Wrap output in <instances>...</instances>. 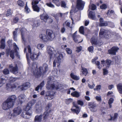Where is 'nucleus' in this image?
<instances>
[{"instance_id":"nucleus-25","label":"nucleus","mask_w":122,"mask_h":122,"mask_svg":"<svg viewBox=\"0 0 122 122\" xmlns=\"http://www.w3.org/2000/svg\"><path fill=\"white\" fill-rule=\"evenodd\" d=\"M74 106L76 108V109H71V110L74 112L76 113L77 114H78L79 112L80 111V109L79 108L78 106L77 105L74 104L73 103Z\"/></svg>"},{"instance_id":"nucleus-10","label":"nucleus","mask_w":122,"mask_h":122,"mask_svg":"<svg viewBox=\"0 0 122 122\" xmlns=\"http://www.w3.org/2000/svg\"><path fill=\"white\" fill-rule=\"evenodd\" d=\"M46 34L49 41H51L55 37V35L53 31L50 29H47Z\"/></svg>"},{"instance_id":"nucleus-45","label":"nucleus","mask_w":122,"mask_h":122,"mask_svg":"<svg viewBox=\"0 0 122 122\" xmlns=\"http://www.w3.org/2000/svg\"><path fill=\"white\" fill-rule=\"evenodd\" d=\"M19 19L18 17H16L13 18V21L12 23V24H14L16 23L19 20Z\"/></svg>"},{"instance_id":"nucleus-23","label":"nucleus","mask_w":122,"mask_h":122,"mask_svg":"<svg viewBox=\"0 0 122 122\" xmlns=\"http://www.w3.org/2000/svg\"><path fill=\"white\" fill-rule=\"evenodd\" d=\"M99 26H106L108 25L106 21H104L103 19L102 18H101L100 19Z\"/></svg>"},{"instance_id":"nucleus-63","label":"nucleus","mask_w":122,"mask_h":122,"mask_svg":"<svg viewBox=\"0 0 122 122\" xmlns=\"http://www.w3.org/2000/svg\"><path fill=\"white\" fill-rule=\"evenodd\" d=\"M66 4L65 2L64 1H61V6L62 7L65 8L66 7Z\"/></svg>"},{"instance_id":"nucleus-19","label":"nucleus","mask_w":122,"mask_h":122,"mask_svg":"<svg viewBox=\"0 0 122 122\" xmlns=\"http://www.w3.org/2000/svg\"><path fill=\"white\" fill-rule=\"evenodd\" d=\"M16 88V86L13 84H7L6 85V89L9 91H12Z\"/></svg>"},{"instance_id":"nucleus-29","label":"nucleus","mask_w":122,"mask_h":122,"mask_svg":"<svg viewBox=\"0 0 122 122\" xmlns=\"http://www.w3.org/2000/svg\"><path fill=\"white\" fill-rule=\"evenodd\" d=\"M36 113H38L41 112L42 110V108L41 106L40 105H39L38 104H36Z\"/></svg>"},{"instance_id":"nucleus-22","label":"nucleus","mask_w":122,"mask_h":122,"mask_svg":"<svg viewBox=\"0 0 122 122\" xmlns=\"http://www.w3.org/2000/svg\"><path fill=\"white\" fill-rule=\"evenodd\" d=\"M17 98V97L15 95H13L9 96L7 99L8 101H9L10 102L13 103L14 104V102L16 99Z\"/></svg>"},{"instance_id":"nucleus-48","label":"nucleus","mask_w":122,"mask_h":122,"mask_svg":"<svg viewBox=\"0 0 122 122\" xmlns=\"http://www.w3.org/2000/svg\"><path fill=\"white\" fill-rule=\"evenodd\" d=\"M17 78L11 77L9 80L10 81V83L14 82L17 79Z\"/></svg>"},{"instance_id":"nucleus-52","label":"nucleus","mask_w":122,"mask_h":122,"mask_svg":"<svg viewBox=\"0 0 122 122\" xmlns=\"http://www.w3.org/2000/svg\"><path fill=\"white\" fill-rule=\"evenodd\" d=\"M46 5L52 8H55L54 5L51 3L50 2L48 3H46Z\"/></svg>"},{"instance_id":"nucleus-51","label":"nucleus","mask_w":122,"mask_h":122,"mask_svg":"<svg viewBox=\"0 0 122 122\" xmlns=\"http://www.w3.org/2000/svg\"><path fill=\"white\" fill-rule=\"evenodd\" d=\"M65 24L66 26L71 29H72V26L70 25V23L67 21H66L65 22Z\"/></svg>"},{"instance_id":"nucleus-8","label":"nucleus","mask_w":122,"mask_h":122,"mask_svg":"<svg viewBox=\"0 0 122 122\" xmlns=\"http://www.w3.org/2000/svg\"><path fill=\"white\" fill-rule=\"evenodd\" d=\"M56 92L53 91H47L46 93L45 97V99L46 100H50L53 98L54 94Z\"/></svg>"},{"instance_id":"nucleus-28","label":"nucleus","mask_w":122,"mask_h":122,"mask_svg":"<svg viewBox=\"0 0 122 122\" xmlns=\"http://www.w3.org/2000/svg\"><path fill=\"white\" fill-rule=\"evenodd\" d=\"M51 110H47L43 114V119L44 120L46 119L47 118L50 114V112H51Z\"/></svg>"},{"instance_id":"nucleus-12","label":"nucleus","mask_w":122,"mask_h":122,"mask_svg":"<svg viewBox=\"0 0 122 122\" xmlns=\"http://www.w3.org/2000/svg\"><path fill=\"white\" fill-rule=\"evenodd\" d=\"M112 62L111 60L108 59L106 60V61L103 59L101 61V64H103L104 66H105L107 68H108L110 66Z\"/></svg>"},{"instance_id":"nucleus-7","label":"nucleus","mask_w":122,"mask_h":122,"mask_svg":"<svg viewBox=\"0 0 122 122\" xmlns=\"http://www.w3.org/2000/svg\"><path fill=\"white\" fill-rule=\"evenodd\" d=\"M13 103L8 101L7 99L6 101L4 102L2 105V107L3 109L6 110L14 106Z\"/></svg>"},{"instance_id":"nucleus-6","label":"nucleus","mask_w":122,"mask_h":122,"mask_svg":"<svg viewBox=\"0 0 122 122\" xmlns=\"http://www.w3.org/2000/svg\"><path fill=\"white\" fill-rule=\"evenodd\" d=\"M47 50L48 53L49 55L50 59L56 56V55L55 54L56 52V51L54 50V48L53 47L50 46H48L47 47Z\"/></svg>"},{"instance_id":"nucleus-2","label":"nucleus","mask_w":122,"mask_h":122,"mask_svg":"<svg viewBox=\"0 0 122 122\" xmlns=\"http://www.w3.org/2000/svg\"><path fill=\"white\" fill-rule=\"evenodd\" d=\"M48 70V65L46 64H44L42 67H40L38 69L36 68L35 70L33 71V73L36 77L38 78L42 75H44Z\"/></svg>"},{"instance_id":"nucleus-41","label":"nucleus","mask_w":122,"mask_h":122,"mask_svg":"<svg viewBox=\"0 0 122 122\" xmlns=\"http://www.w3.org/2000/svg\"><path fill=\"white\" fill-rule=\"evenodd\" d=\"M65 14H62L61 13H60L57 14L55 16V17L56 20H58L59 18H58L57 16H59L61 17H62L63 15Z\"/></svg>"},{"instance_id":"nucleus-9","label":"nucleus","mask_w":122,"mask_h":122,"mask_svg":"<svg viewBox=\"0 0 122 122\" xmlns=\"http://www.w3.org/2000/svg\"><path fill=\"white\" fill-rule=\"evenodd\" d=\"M59 55L58 57H57L54 60L53 62V66L54 67L56 66V64L57 63L58 66L59 65L61 62V59L63 58V56L62 55L56 53V55Z\"/></svg>"},{"instance_id":"nucleus-62","label":"nucleus","mask_w":122,"mask_h":122,"mask_svg":"<svg viewBox=\"0 0 122 122\" xmlns=\"http://www.w3.org/2000/svg\"><path fill=\"white\" fill-rule=\"evenodd\" d=\"M7 115L8 118L9 119L11 118L12 116H13V114H12L10 112H8L7 113Z\"/></svg>"},{"instance_id":"nucleus-35","label":"nucleus","mask_w":122,"mask_h":122,"mask_svg":"<svg viewBox=\"0 0 122 122\" xmlns=\"http://www.w3.org/2000/svg\"><path fill=\"white\" fill-rule=\"evenodd\" d=\"M117 88L119 92L122 94V84L119 83L117 85Z\"/></svg>"},{"instance_id":"nucleus-17","label":"nucleus","mask_w":122,"mask_h":122,"mask_svg":"<svg viewBox=\"0 0 122 122\" xmlns=\"http://www.w3.org/2000/svg\"><path fill=\"white\" fill-rule=\"evenodd\" d=\"M9 67L10 71L14 74H16L18 72V69L17 65L13 67L12 65H10L9 66Z\"/></svg>"},{"instance_id":"nucleus-24","label":"nucleus","mask_w":122,"mask_h":122,"mask_svg":"<svg viewBox=\"0 0 122 122\" xmlns=\"http://www.w3.org/2000/svg\"><path fill=\"white\" fill-rule=\"evenodd\" d=\"M49 18L48 14L44 13L41 15V18L43 21L45 22L47 21V20Z\"/></svg>"},{"instance_id":"nucleus-60","label":"nucleus","mask_w":122,"mask_h":122,"mask_svg":"<svg viewBox=\"0 0 122 122\" xmlns=\"http://www.w3.org/2000/svg\"><path fill=\"white\" fill-rule=\"evenodd\" d=\"M51 103H48L46 107V111L49 110H50V108L51 107Z\"/></svg>"},{"instance_id":"nucleus-37","label":"nucleus","mask_w":122,"mask_h":122,"mask_svg":"<svg viewBox=\"0 0 122 122\" xmlns=\"http://www.w3.org/2000/svg\"><path fill=\"white\" fill-rule=\"evenodd\" d=\"M71 95L74 97H78L80 96V93L77 91H75L71 93Z\"/></svg>"},{"instance_id":"nucleus-50","label":"nucleus","mask_w":122,"mask_h":122,"mask_svg":"<svg viewBox=\"0 0 122 122\" xmlns=\"http://www.w3.org/2000/svg\"><path fill=\"white\" fill-rule=\"evenodd\" d=\"M89 8L91 7V9L92 10H95L96 8V5L94 4H92L91 6L89 5Z\"/></svg>"},{"instance_id":"nucleus-26","label":"nucleus","mask_w":122,"mask_h":122,"mask_svg":"<svg viewBox=\"0 0 122 122\" xmlns=\"http://www.w3.org/2000/svg\"><path fill=\"white\" fill-rule=\"evenodd\" d=\"M43 116L42 115L36 116L34 119L35 122H41L42 120Z\"/></svg>"},{"instance_id":"nucleus-36","label":"nucleus","mask_w":122,"mask_h":122,"mask_svg":"<svg viewBox=\"0 0 122 122\" xmlns=\"http://www.w3.org/2000/svg\"><path fill=\"white\" fill-rule=\"evenodd\" d=\"M70 76L72 79L75 80H79L80 79L79 76L74 75L73 73H71Z\"/></svg>"},{"instance_id":"nucleus-33","label":"nucleus","mask_w":122,"mask_h":122,"mask_svg":"<svg viewBox=\"0 0 122 122\" xmlns=\"http://www.w3.org/2000/svg\"><path fill=\"white\" fill-rule=\"evenodd\" d=\"M20 31L21 33V37L22 40L24 41H25V38L24 37V34L27 32L26 29L24 28H22L21 29Z\"/></svg>"},{"instance_id":"nucleus-44","label":"nucleus","mask_w":122,"mask_h":122,"mask_svg":"<svg viewBox=\"0 0 122 122\" xmlns=\"http://www.w3.org/2000/svg\"><path fill=\"white\" fill-rule=\"evenodd\" d=\"M59 0H52L53 2L55 4V5L57 6H59L60 5V4L59 3Z\"/></svg>"},{"instance_id":"nucleus-49","label":"nucleus","mask_w":122,"mask_h":122,"mask_svg":"<svg viewBox=\"0 0 122 122\" xmlns=\"http://www.w3.org/2000/svg\"><path fill=\"white\" fill-rule=\"evenodd\" d=\"M14 47L15 49V52L16 53H18L17 50H19V49L18 47H17V46L16 45V44L14 43H13Z\"/></svg>"},{"instance_id":"nucleus-11","label":"nucleus","mask_w":122,"mask_h":122,"mask_svg":"<svg viewBox=\"0 0 122 122\" xmlns=\"http://www.w3.org/2000/svg\"><path fill=\"white\" fill-rule=\"evenodd\" d=\"M41 0H32V5L34 10L37 12H39V8L36 5L38 4L39 1Z\"/></svg>"},{"instance_id":"nucleus-14","label":"nucleus","mask_w":122,"mask_h":122,"mask_svg":"<svg viewBox=\"0 0 122 122\" xmlns=\"http://www.w3.org/2000/svg\"><path fill=\"white\" fill-rule=\"evenodd\" d=\"M119 49L118 47L116 46H114L108 51V53L110 55H116V52Z\"/></svg>"},{"instance_id":"nucleus-56","label":"nucleus","mask_w":122,"mask_h":122,"mask_svg":"<svg viewBox=\"0 0 122 122\" xmlns=\"http://www.w3.org/2000/svg\"><path fill=\"white\" fill-rule=\"evenodd\" d=\"M100 8L102 9H105L107 8V5L105 4H103L100 6Z\"/></svg>"},{"instance_id":"nucleus-43","label":"nucleus","mask_w":122,"mask_h":122,"mask_svg":"<svg viewBox=\"0 0 122 122\" xmlns=\"http://www.w3.org/2000/svg\"><path fill=\"white\" fill-rule=\"evenodd\" d=\"M12 12L10 9H8L7 11V13L6 14V16L7 17H8L11 15L12 13Z\"/></svg>"},{"instance_id":"nucleus-53","label":"nucleus","mask_w":122,"mask_h":122,"mask_svg":"<svg viewBox=\"0 0 122 122\" xmlns=\"http://www.w3.org/2000/svg\"><path fill=\"white\" fill-rule=\"evenodd\" d=\"M25 10V11L27 13H29L30 11V9L28 8L27 6V3L26 4Z\"/></svg>"},{"instance_id":"nucleus-55","label":"nucleus","mask_w":122,"mask_h":122,"mask_svg":"<svg viewBox=\"0 0 122 122\" xmlns=\"http://www.w3.org/2000/svg\"><path fill=\"white\" fill-rule=\"evenodd\" d=\"M88 50L89 52L92 53L93 51L94 47L93 46H90L88 48Z\"/></svg>"},{"instance_id":"nucleus-42","label":"nucleus","mask_w":122,"mask_h":122,"mask_svg":"<svg viewBox=\"0 0 122 122\" xmlns=\"http://www.w3.org/2000/svg\"><path fill=\"white\" fill-rule=\"evenodd\" d=\"M18 5L21 7H23L24 5V2L21 0H19L17 2Z\"/></svg>"},{"instance_id":"nucleus-40","label":"nucleus","mask_w":122,"mask_h":122,"mask_svg":"<svg viewBox=\"0 0 122 122\" xmlns=\"http://www.w3.org/2000/svg\"><path fill=\"white\" fill-rule=\"evenodd\" d=\"M118 116V114L117 113H115L113 117H112L111 115H110V118L109 120L114 121L117 118Z\"/></svg>"},{"instance_id":"nucleus-61","label":"nucleus","mask_w":122,"mask_h":122,"mask_svg":"<svg viewBox=\"0 0 122 122\" xmlns=\"http://www.w3.org/2000/svg\"><path fill=\"white\" fill-rule=\"evenodd\" d=\"M3 73L5 75H7L9 73V70L7 69H5L3 71Z\"/></svg>"},{"instance_id":"nucleus-5","label":"nucleus","mask_w":122,"mask_h":122,"mask_svg":"<svg viewBox=\"0 0 122 122\" xmlns=\"http://www.w3.org/2000/svg\"><path fill=\"white\" fill-rule=\"evenodd\" d=\"M112 35L110 31L102 28L99 32V36L101 38L104 36L106 39H108L111 37Z\"/></svg>"},{"instance_id":"nucleus-58","label":"nucleus","mask_w":122,"mask_h":122,"mask_svg":"<svg viewBox=\"0 0 122 122\" xmlns=\"http://www.w3.org/2000/svg\"><path fill=\"white\" fill-rule=\"evenodd\" d=\"M101 86L100 85H99L96 86V88L94 89V91H98L100 90L101 89Z\"/></svg>"},{"instance_id":"nucleus-54","label":"nucleus","mask_w":122,"mask_h":122,"mask_svg":"<svg viewBox=\"0 0 122 122\" xmlns=\"http://www.w3.org/2000/svg\"><path fill=\"white\" fill-rule=\"evenodd\" d=\"M44 44H40L37 45V47L39 49H41L44 46Z\"/></svg>"},{"instance_id":"nucleus-32","label":"nucleus","mask_w":122,"mask_h":122,"mask_svg":"<svg viewBox=\"0 0 122 122\" xmlns=\"http://www.w3.org/2000/svg\"><path fill=\"white\" fill-rule=\"evenodd\" d=\"M18 30L17 28H16L15 29V31L13 32V37L15 40V41H17V30Z\"/></svg>"},{"instance_id":"nucleus-39","label":"nucleus","mask_w":122,"mask_h":122,"mask_svg":"<svg viewBox=\"0 0 122 122\" xmlns=\"http://www.w3.org/2000/svg\"><path fill=\"white\" fill-rule=\"evenodd\" d=\"M6 81L4 78H0V87L2 86L6 82Z\"/></svg>"},{"instance_id":"nucleus-15","label":"nucleus","mask_w":122,"mask_h":122,"mask_svg":"<svg viewBox=\"0 0 122 122\" xmlns=\"http://www.w3.org/2000/svg\"><path fill=\"white\" fill-rule=\"evenodd\" d=\"M13 116H17L19 115L22 111V109L19 107L15 108L13 110Z\"/></svg>"},{"instance_id":"nucleus-1","label":"nucleus","mask_w":122,"mask_h":122,"mask_svg":"<svg viewBox=\"0 0 122 122\" xmlns=\"http://www.w3.org/2000/svg\"><path fill=\"white\" fill-rule=\"evenodd\" d=\"M51 77H48L47 84L46 85V87L48 90H58L61 89L64 87V85L59 84L57 85L56 84V82L52 81L51 79Z\"/></svg>"},{"instance_id":"nucleus-18","label":"nucleus","mask_w":122,"mask_h":122,"mask_svg":"<svg viewBox=\"0 0 122 122\" xmlns=\"http://www.w3.org/2000/svg\"><path fill=\"white\" fill-rule=\"evenodd\" d=\"M90 41L93 46L97 47L101 46L99 43L97 42V40L94 38H92L91 39Z\"/></svg>"},{"instance_id":"nucleus-47","label":"nucleus","mask_w":122,"mask_h":122,"mask_svg":"<svg viewBox=\"0 0 122 122\" xmlns=\"http://www.w3.org/2000/svg\"><path fill=\"white\" fill-rule=\"evenodd\" d=\"M84 27L81 26L79 28V31L81 33L84 35Z\"/></svg>"},{"instance_id":"nucleus-34","label":"nucleus","mask_w":122,"mask_h":122,"mask_svg":"<svg viewBox=\"0 0 122 122\" xmlns=\"http://www.w3.org/2000/svg\"><path fill=\"white\" fill-rule=\"evenodd\" d=\"M81 72L82 73V74L86 76L88 73L87 69L82 67V66H81Z\"/></svg>"},{"instance_id":"nucleus-38","label":"nucleus","mask_w":122,"mask_h":122,"mask_svg":"<svg viewBox=\"0 0 122 122\" xmlns=\"http://www.w3.org/2000/svg\"><path fill=\"white\" fill-rule=\"evenodd\" d=\"M5 46V40L4 39H2L1 42L0 48L2 49H4Z\"/></svg>"},{"instance_id":"nucleus-59","label":"nucleus","mask_w":122,"mask_h":122,"mask_svg":"<svg viewBox=\"0 0 122 122\" xmlns=\"http://www.w3.org/2000/svg\"><path fill=\"white\" fill-rule=\"evenodd\" d=\"M66 50L67 54H71V49L68 48H67L66 49Z\"/></svg>"},{"instance_id":"nucleus-64","label":"nucleus","mask_w":122,"mask_h":122,"mask_svg":"<svg viewBox=\"0 0 122 122\" xmlns=\"http://www.w3.org/2000/svg\"><path fill=\"white\" fill-rule=\"evenodd\" d=\"M103 74L104 75H107L108 73V71L106 68L103 69Z\"/></svg>"},{"instance_id":"nucleus-13","label":"nucleus","mask_w":122,"mask_h":122,"mask_svg":"<svg viewBox=\"0 0 122 122\" xmlns=\"http://www.w3.org/2000/svg\"><path fill=\"white\" fill-rule=\"evenodd\" d=\"M76 8L79 10H82L84 8L85 3L81 0H77Z\"/></svg>"},{"instance_id":"nucleus-20","label":"nucleus","mask_w":122,"mask_h":122,"mask_svg":"<svg viewBox=\"0 0 122 122\" xmlns=\"http://www.w3.org/2000/svg\"><path fill=\"white\" fill-rule=\"evenodd\" d=\"M77 33V31H76L74 33L72 36V37L73 40L76 42L79 43L82 42L83 40H82L81 41H78V39L80 37V36L79 35L76 36Z\"/></svg>"},{"instance_id":"nucleus-27","label":"nucleus","mask_w":122,"mask_h":122,"mask_svg":"<svg viewBox=\"0 0 122 122\" xmlns=\"http://www.w3.org/2000/svg\"><path fill=\"white\" fill-rule=\"evenodd\" d=\"M30 86V83L29 82H27L24 84L22 86H20V88L22 90H24L27 89Z\"/></svg>"},{"instance_id":"nucleus-57","label":"nucleus","mask_w":122,"mask_h":122,"mask_svg":"<svg viewBox=\"0 0 122 122\" xmlns=\"http://www.w3.org/2000/svg\"><path fill=\"white\" fill-rule=\"evenodd\" d=\"M72 101V99L71 98L67 99L66 100L65 102L67 104H69L71 103Z\"/></svg>"},{"instance_id":"nucleus-3","label":"nucleus","mask_w":122,"mask_h":122,"mask_svg":"<svg viewBox=\"0 0 122 122\" xmlns=\"http://www.w3.org/2000/svg\"><path fill=\"white\" fill-rule=\"evenodd\" d=\"M34 104L33 101L30 102L28 104L25 109L26 112H23L22 113L21 116L22 117L25 118H29L31 117L32 112L30 108Z\"/></svg>"},{"instance_id":"nucleus-31","label":"nucleus","mask_w":122,"mask_h":122,"mask_svg":"<svg viewBox=\"0 0 122 122\" xmlns=\"http://www.w3.org/2000/svg\"><path fill=\"white\" fill-rule=\"evenodd\" d=\"M89 18L93 20L96 19L95 15L94 13L92 11H91L89 12L88 15Z\"/></svg>"},{"instance_id":"nucleus-16","label":"nucleus","mask_w":122,"mask_h":122,"mask_svg":"<svg viewBox=\"0 0 122 122\" xmlns=\"http://www.w3.org/2000/svg\"><path fill=\"white\" fill-rule=\"evenodd\" d=\"M88 106L90 107L91 108H92L91 110L92 112H96L97 111V109L96 108L97 105L94 102H89L88 103Z\"/></svg>"},{"instance_id":"nucleus-4","label":"nucleus","mask_w":122,"mask_h":122,"mask_svg":"<svg viewBox=\"0 0 122 122\" xmlns=\"http://www.w3.org/2000/svg\"><path fill=\"white\" fill-rule=\"evenodd\" d=\"M28 49V53H26V58L28 61H29V57L30 56L31 59L34 61L37 60L39 56L40 55L41 53L39 52L38 53H32L31 52V49L29 45H28L27 46Z\"/></svg>"},{"instance_id":"nucleus-21","label":"nucleus","mask_w":122,"mask_h":122,"mask_svg":"<svg viewBox=\"0 0 122 122\" xmlns=\"http://www.w3.org/2000/svg\"><path fill=\"white\" fill-rule=\"evenodd\" d=\"M25 99V95L23 94H21L18 97L17 101L19 103L21 104L24 101Z\"/></svg>"},{"instance_id":"nucleus-46","label":"nucleus","mask_w":122,"mask_h":122,"mask_svg":"<svg viewBox=\"0 0 122 122\" xmlns=\"http://www.w3.org/2000/svg\"><path fill=\"white\" fill-rule=\"evenodd\" d=\"M14 51L13 50L11 51L10 52V56L13 59H14Z\"/></svg>"},{"instance_id":"nucleus-30","label":"nucleus","mask_w":122,"mask_h":122,"mask_svg":"<svg viewBox=\"0 0 122 122\" xmlns=\"http://www.w3.org/2000/svg\"><path fill=\"white\" fill-rule=\"evenodd\" d=\"M39 37L43 41L47 42L48 40V39L47 36L44 34H41L39 35Z\"/></svg>"}]
</instances>
